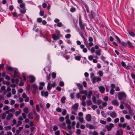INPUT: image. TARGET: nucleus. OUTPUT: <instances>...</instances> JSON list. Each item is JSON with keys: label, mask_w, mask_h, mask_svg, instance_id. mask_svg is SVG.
Wrapping results in <instances>:
<instances>
[{"label": "nucleus", "mask_w": 135, "mask_h": 135, "mask_svg": "<svg viewBox=\"0 0 135 135\" xmlns=\"http://www.w3.org/2000/svg\"><path fill=\"white\" fill-rule=\"evenodd\" d=\"M126 94L123 92L119 93L118 94V99L119 100H121L123 98H126Z\"/></svg>", "instance_id": "f257e3e1"}, {"label": "nucleus", "mask_w": 135, "mask_h": 135, "mask_svg": "<svg viewBox=\"0 0 135 135\" xmlns=\"http://www.w3.org/2000/svg\"><path fill=\"white\" fill-rule=\"evenodd\" d=\"M89 16L90 19H93L95 21H97L98 20L97 18L98 17V13H96L95 15H94L91 12V14H89Z\"/></svg>", "instance_id": "f03ea898"}, {"label": "nucleus", "mask_w": 135, "mask_h": 135, "mask_svg": "<svg viewBox=\"0 0 135 135\" xmlns=\"http://www.w3.org/2000/svg\"><path fill=\"white\" fill-rule=\"evenodd\" d=\"M101 80V79L99 76L94 77L92 79L91 81L92 83L94 84L95 83L96 81L98 82L100 81Z\"/></svg>", "instance_id": "7ed1b4c3"}, {"label": "nucleus", "mask_w": 135, "mask_h": 135, "mask_svg": "<svg viewBox=\"0 0 135 135\" xmlns=\"http://www.w3.org/2000/svg\"><path fill=\"white\" fill-rule=\"evenodd\" d=\"M79 23L80 28L81 30H83L84 28L85 25L82 21L81 17H79Z\"/></svg>", "instance_id": "20e7f679"}, {"label": "nucleus", "mask_w": 135, "mask_h": 135, "mask_svg": "<svg viewBox=\"0 0 135 135\" xmlns=\"http://www.w3.org/2000/svg\"><path fill=\"white\" fill-rule=\"evenodd\" d=\"M114 124L112 123H110L109 124V126L108 125H107L105 126L106 127L108 131H110L112 127H114Z\"/></svg>", "instance_id": "39448f33"}, {"label": "nucleus", "mask_w": 135, "mask_h": 135, "mask_svg": "<svg viewBox=\"0 0 135 135\" xmlns=\"http://www.w3.org/2000/svg\"><path fill=\"white\" fill-rule=\"evenodd\" d=\"M30 82L31 83H34L36 80L35 77L33 76L30 75L29 76Z\"/></svg>", "instance_id": "423d86ee"}, {"label": "nucleus", "mask_w": 135, "mask_h": 135, "mask_svg": "<svg viewBox=\"0 0 135 135\" xmlns=\"http://www.w3.org/2000/svg\"><path fill=\"white\" fill-rule=\"evenodd\" d=\"M14 77H18L20 75V73H19L18 69H16L14 71Z\"/></svg>", "instance_id": "0eeeda50"}, {"label": "nucleus", "mask_w": 135, "mask_h": 135, "mask_svg": "<svg viewBox=\"0 0 135 135\" xmlns=\"http://www.w3.org/2000/svg\"><path fill=\"white\" fill-rule=\"evenodd\" d=\"M91 114H87L85 117V119L88 122L90 121L91 120Z\"/></svg>", "instance_id": "6e6552de"}, {"label": "nucleus", "mask_w": 135, "mask_h": 135, "mask_svg": "<svg viewBox=\"0 0 135 135\" xmlns=\"http://www.w3.org/2000/svg\"><path fill=\"white\" fill-rule=\"evenodd\" d=\"M112 104L115 106H118L119 105V103L117 100H113L112 101Z\"/></svg>", "instance_id": "1a4fd4ad"}, {"label": "nucleus", "mask_w": 135, "mask_h": 135, "mask_svg": "<svg viewBox=\"0 0 135 135\" xmlns=\"http://www.w3.org/2000/svg\"><path fill=\"white\" fill-rule=\"evenodd\" d=\"M123 134V131L121 129H120L117 131L116 135H122Z\"/></svg>", "instance_id": "9d476101"}, {"label": "nucleus", "mask_w": 135, "mask_h": 135, "mask_svg": "<svg viewBox=\"0 0 135 135\" xmlns=\"http://www.w3.org/2000/svg\"><path fill=\"white\" fill-rule=\"evenodd\" d=\"M99 89L101 93H104V91L105 90V88L104 87L102 86H99Z\"/></svg>", "instance_id": "9b49d317"}, {"label": "nucleus", "mask_w": 135, "mask_h": 135, "mask_svg": "<svg viewBox=\"0 0 135 135\" xmlns=\"http://www.w3.org/2000/svg\"><path fill=\"white\" fill-rule=\"evenodd\" d=\"M13 114L11 113H10L7 115L6 119L7 120H9L11 119V118L13 117Z\"/></svg>", "instance_id": "f8f14e48"}, {"label": "nucleus", "mask_w": 135, "mask_h": 135, "mask_svg": "<svg viewBox=\"0 0 135 135\" xmlns=\"http://www.w3.org/2000/svg\"><path fill=\"white\" fill-rule=\"evenodd\" d=\"M120 44L123 47H125L127 45V44L124 42H121L120 43H118Z\"/></svg>", "instance_id": "ddd939ff"}, {"label": "nucleus", "mask_w": 135, "mask_h": 135, "mask_svg": "<svg viewBox=\"0 0 135 135\" xmlns=\"http://www.w3.org/2000/svg\"><path fill=\"white\" fill-rule=\"evenodd\" d=\"M76 85L78 86L79 87L78 88L79 89V90H83V86L82 84L79 83H77Z\"/></svg>", "instance_id": "4468645a"}, {"label": "nucleus", "mask_w": 135, "mask_h": 135, "mask_svg": "<svg viewBox=\"0 0 135 135\" xmlns=\"http://www.w3.org/2000/svg\"><path fill=\"white\" fill-rule=\"evenodd\" d=\"M110 115L112 118H114L117 117V115L115 112H112L110 114Z\"/></svg>", "instance_id": "2eb2a0df"}, {"label": "nucleus", "mask_w": 135, "mask_h": 135, "mask_svg": "<svg viewBox=\"0 0 135 135\" xmlns=\"http://www.w3.org/2000/svg\"><path fill=\"white\" fill-rule=\"evenodd\" d=\"M101 52V49H99L96 50L95 53L97 55L100 56Z\"/></svg>", "instance_id": "dca6fc26"}, {"label": "nucleus", "mask_w": 135, "mask_h": 135, "mask_svg": "<svg viewBox=\"0 0 135 135\" xmlns=\"http://www.w3.org/2000/svg\"><path fill=\"white\" fill-rule=\"evenodd\" d=\"M30 87L31 86L30 84H27L26 88V89L28 93H30L31 92L30 90Z\"/></svg>", "instance_id": "f3484780"}, {"label": "nucleus", "mask_w": 135, "mask_h": 135, "mask_svg": "<svg viewBox=\"0 0 135 135\" xmlns=\"http://www.w3.org/2000/svg\"><path fill=\"white\" fill-rule=\"evenodd\" d=\"M127 43L129 48L132 49L134 48V46L132 45V43L129 41L128 40L127 41Z\"/></svg>", "instance_id": "a211bd4d"}, {"label": "nucleus", "mask_w": 135, "mask_h": 135, "mask_svg": "<svg viewBox=\"0 0 135 135\" xmlns=\"http://www.w3.org/2000/svg\"><path fill=\"white\" fill-rule=\"evenodd\" d=\"M84 6L86 10V11L88 13H89V7L87 4L86 3H85L84 4Z\"/></svg>", "instance_id": "6ab92c4d"}, {"label": "nucleus", "mask_w": 135, "mask_h": 135, "mask_svg": "<svg viewBox=\"0 0 135 135\" xmlns=\"http://www.w3.org/2000/svg\"><path fill=\"white\" fill-rule=\"evenodd\" d=\"M79 106L78 103H75L74 105L72 106V108L75 109H77Z\"/></svg>", "instance_id": "aec40b11"}, {"label": "nucleus", "mask_w": 135, "mask_h": 135, "mask_svg": "<svg viewBox=\"0 0 135 135\" xmlns=\"http://www.w3.org/2000/svg\"><path fill=\"white\" fill-rule=\"evenodd\" d=\"M128 33L130 35L134 37L135 36V34L134 33L131 31H128Z\"/></svg>", "instance_id": "412c9836"}, {"label": "nucleus", "mask_w": 135, "mask_h": 135, "mask_svg": "<svg viewBox=\"0 0 135 135\" xmlns=\"http://www.w3.org/2000/svg\"><path fill=\"white\" fill-rule=\"evenodd\" d=\"M20 12L22 14H25L26 12V10L25 8H23V9H19Z\"/></svg>", "instance_id": "4be33fe9"}, {"label": "nucleus", "mask_w": 135, "mask_h": 135, "mask_svg": "<svg viewBox=\"0 0 135 135\" xmlns=\"http://www.w3.org/2000/svg\"><path fill=\"white\" fill-rule=\"evenodd\" d=\"M6 69L10 71H12L13 70V68L11 66H6Z\"/></svg>", "instance_id": "5701e85b"}, {"label": "nucleus", "mask_w": 135, "mask_h": 135, "mask_svg": "<svg viewBox=\"0 0 135 135\" xmlns=\"http://www.w3.org/2000/svg\"><path fill=\"white\" fill-rule=\"evenodd\" d=\"M66 99V98L65 97H63L61 99V102L63 104L65 103V100Z\"/></svg>", "instance_id": "b1692460"}, {"label": "nucleus", "mask_w": 135, "mask_h": 135, "mask_svg": "<svg viewBox=\"0 0 135 135\" xmlns=\"http://www.w3.org/2000/svg\"><path fill=\"white\" fill-rule=\"evenodd\" d=\"M28 117L30 119H33V116L31 113H29L28 115Z\"/></svg>", "instance_id": "393cba45"}, {"label": "nucleus", "mask_w": 135, "mask_h": 135, "mask_svg": "<svg viewBox=\"0 0 135 135\" xmlns=\"http://www.w3.org/2000/svg\"><path fill=\"white\" fill-rule=\"evenodd\" d=\"M76 11V8L75 7H71L70 10V12L72 13H74Z\"/></svg>", "instance_id": "a878e982"}, {"label": "nucleus", "mask_w": 135, "mask_h": 135, "mask_svg": "<svg viewBox=\"0 0 135 135\" xmlns=\"http://www.w3.org/2000/svg\"><path fill=\"white\" fill-rule=\"evenodd\" d=\"M32 86L34 89H35V90H37L38 86L36 85L35 84H33L32 85Z\"/></svg>", "instance_id": "bb28decb"}, {"label": "nucleus", "mask_w": 135, "mask_h": 135, "mask_svg": "<svg viewBox=\"0 0 135 135\" xmlns=\"http://www.w3.org/2000/svg\"><path fill=\"white\" fill-rule=\"evenodd\" d=\"M114 36L117 40V42L118 43H120V40L119 37L116 35H114Z\"/></svg>", "instance_id": "cd10ccee"}, {"label": "nucleus", "mask_w": 135, "mask_h": 135, "mask_svg": "<svg viewBox=\"0 0 135 135\" xmlns=\"http://www.w3.org/2000/svg\"><path fill=\"white\" fill-rule=\"evenodd\" d=\"M81 56H77L75 57V59L79 61L81 60Z\"/></svg>", "instance_id": "c85d7f7f"}, {"label": "nucleus", "mask_w": 135, "mask_h": 135, "mask_svg": "<svg viewBox=\"0 0 135 135\" xmlns=\"http://www.w3.org/2000/svg\"><path fill=\"white\" fill-rule=\"evenodd\" d=\"M50 83H49L48 84V85L47 87V89L48 90H50L51 89V86H50Z\"/></svg>", "instance_id": "c756f323"}, {"label": "nucleus", "mask_w": 135, "mask_h": 135, "mask_svg": "<svg viewBox=\"0 0 135 135\" xmlns=\"http://www.w3.org/2000/svg\"><path fill=\"white\" fill-rule=\"evenodd\" d=\"M79 34L81 37L83 38V39L84 40H85V37L83 36L82 32H79Z\"/></svg>", "instance_id": "7c9ffc66"}, {"label": "nucleus", "mask_w": 135, "mask_h": 135, "mask_svg": "<svg viewBox=\"0 0 135 135\" xmlns=\"http://www.w3.org/2000/svg\"><path fill=\"white\" fill-rule=\"evenodd\" d=\"M67 113L66 110L65 109H63V111L62 112V115L64 116Z\"/></svg>", "instance_id": "2f4dec72"}, {"label": "nucleus", "mask_w": 135, "mask_h": 135, "mask_svg": "<svg viewBox=\"0 0 135 135\" xmlns=\"http://www.w3.org/2000/svg\"><path fill=\"white\" fill-rule=\"evenodd\" d=\"M13 14V16L14 17H17V18H18L17 14L16 12H14L13 13H12Z\"/></svg>", "instance_id": "473e14b6"}, {"label": "nucleus", "mask_w": 135, "mask_h": 135, "mask_svg": "<svg viewBox=\"0 0 135 135\" xmlns=\"http://www.w3.org/2000/svg\"><path fill=\"white\" fill-rule=\"evenodd\" d=\"M114 90L113 88H111L110 89V94L111 95H113L114 93Z\"/></svg>", "instance_id": "72a5a7b5"}, {"label": "nucleus", "mask_w": 135, "mask_h": 135, "mask_svg": "<svg viewBox=\"0 0 135 135\" xmlns=\"http://www.w3.org/2000/svg\"><path fill=\"white\" fill-rule=\"evenodd\" d=\"M57 36L54 34L52 35V38L54 40H56Z\"/></svg>", "instance_id": "f704fd0d"}, {"label": "nucleus", "mask_w": 135, "mask_h": 135, "mask_svg": "<svg viewBox=\"0 0 135 135\" xmlns=\"http://www.w3.org/2000/svg\"><path fill=\"white\" fill-rule=\"evenodd\" d=\"M9 108V107L7 105L5 106L3 108V110H7Z\"/></svg>", "instance_id": "c9c22d12"}, {"label": "nucleus", "mask_w": 135, "mask_h": 135, "mask_svg": "<svg viewBox=\"0 0 135 135\" xmlns=\"http://www.w3.org/2000/svg\"><path fill=\"white\" fill-rule=\"evenodd\" d=\"M23 111L26 113H27L28 112V108H25L24 109Z\"/></svg>", "instance_id": "e433bc0d"}, {"label": "nucleus", "mask_w": 135, "mask_h": 135, "mask_svg": "<svg viewBox=\"0 0 135 135\" xmlns=\"http://www.w3.org/2000/svg\"><path fill=\"white\" fill-rule=\"evenodd\" d=\"M93 102L95 103L96 102V97L95 96H93L92 98Z\"/></svg>", "instance_id": "4c0bfd02"}, {"label": "nucleus", "mask_w": 135, "mask_h": 135, "mask_svg": "<svg viewBox=\"0 0 135 135\" xmlns=\"http://www.w3.org/2000/svg\"><path fill=\"white\" fill-rule=\"evenodd\" d=\"M57 25L58 27H61L62 26V24L61 22H59L57 23Z\"/></svg>", "instance_id": "58836bf2"}, {"label": "nucleus", "mask_w": 135, "mask_h": 135, "mask_svg": "<svg viewBox=\"0 0 135 135\" xmlns=\"http://www.w3.org/2000/svg\"><path fill=\"white\" fill-rule=\"evenodd\" d=\"M92 104L91 101L90 100H89L87 101V104L88 106Z\"/></svg>", "instance_id": "ea45409f"}, {"label": "nucleus", "mask_w": 135, "mask_h": 135, "mask_svg": "<svg viewBox=\"0 0 135 135\" xmlns=\"http://www.w3.org/2000/svg\"><path fill=\"white\" fill-rule=\"evenodd\" d=\"M94 76V74L93 73H91L90 74V78L91 79V81L92 80V79L93 78Z\"/></svg>", "instance_id": "a19ab883"}, {"label": "nucleus", "mask_w": 135, "mask_h": 135, "mask_svg": "<svg viewBox=\"0 0 135 135\" xmlns=\"http://www.w3.org/2000/svg\"><path fill=\"white\" fill-rule=\"evenodd\" d=\"M35 117L37 119L38 121L39 120L40 117L39 115H38L37 113L35 115Z\"/></svg>", "instance_id": "79ce46f5"}, {"label": "nucleus", "mask_w": 135, "mask_h": 135, "mask_svg": "<svg viewBox=\"0 0 135 135\" xmlns=\"http://www.w3.org/2000/svg\"><path fill=\"white\" fill-rule=\"evenodd\" d=\"M74 93H71L70 94V97L71 98V99H73L74 98Z\"/></svg>", "instance_id": "37998d69"}, {"label": "nucleus", "mask_w": 135, "mask_h": 135, "mask_svg": "<svg viewBox=\"0 0 135 135\" xmlns=\"http://www.w3.org/2000/svg\"><path fill=\"white\" fill-rule=\"evenodd\" d=\"M52 76L53 78L55 79L56 76V74L55 73L53 72L52 73Z\"/></svg>", "instance_id": "c03bdc74"}, {"label": "nucleus", "mask_w": 135, "mask_h": 135, "mask_svg": "<svg viewBox=\"0 0 135 135\" xmlns=\"http://www.w3.org/2000/svg\"><path fill=\"white\" fill-rule=\"evenodd\" d=\"M37 21L38 23L41 22L42 21V19L41 18H38L37 19Z\"/></svg>", "instance_id": "a18cd8bd"}, {"label": "nucleus", "mask_w": 135, "mask_h": 135, "mask_svg": "<svg viewBox=\"0 0 135 135\" xmlns=\"http://www.w3.org/2000/svg\"><path fill=\"white\" fill-rule=\"evenodd\" d=\"M59 85L61 86L62 87L64 85V84L63 81H61L59 83Z\"/></svg>", "instance_id": "49530a36"}, {"label": "nucleus", "mask_w": 135, "mask_h": 135, "mask_svg": "<svg viewBox=\"0 0 135 135\" xmlns=\"http://www.w3.org/2000/svg\"><path fill=\"white\" fill-rule=\"evenodd\" d=\"M25 3H21L20 4V7L21 8H23L25 7Z\"/></svg>", "instance_id": "de8ad7c7"}, {"label": "nucleus", "mask_w": 135, "mask_h": 135, "mask_svg": "<svg viewBox=\"0 0 135 135\" xmlns=\"http://www.w3.org/2000/svg\"><path fill=\"white\" fill-rule=\"evenodd\" d=\"M81 130L79 129H77L76 131V133L77 135H79L81 133Z\"/></svg>", "instance_id": "09e8293b"}, {"label": "nucleus", "mask_w": 135, "mask_h": 135, "mask_svg": "<svg viewBox=\"0 0 135 135\" xmlns=\"http://www.w3.org/2000/svg\"><path fill=\"white\" fill-rule=\"evenodd\" d=\"M1 115H2V118L3 119H4L5 118L6 115L5 113H3Z\"/></svg>", "instance_id": "8fccbe9b"}, {"label": "nucleus", "mask_w": 135, "mask_h": 135, "mask_svg": "<svg viewBox=\"0 0 135 135\" xmlns=\"http://www.w3.org/2000/svg\"><path fill=\"white\" fill-rule=\"evenodd\" d=\"M71 35L69 34H68L65 36V37L66 38H69L70 37Z\"/></svg>", "instance_id": "3c124183"}, {"label": "nucleus", "mask_w": 135, "mask_h": 135, "mask_svg": "<svg viewBox=\"0 0 135 135\" xmlns=\"http://www.w3.org/2000/svg\"><path fill=\"white\" fill-rule=\"evenodd\" d=\"M124 105L128 109H129L131 108L130 106L127 103H125L124 104Z\"/></svg>", "instance_id": "603ef678"}, {"label": "nucleus", "mask_w": 135, "mask_h": 135, "mask_svg": "<svg viewBox=\"0 0 135 135\" xmlns=\"http://www.w3.org/2000/svg\"><path fill=\"white\" fill-rule=\"evenodd\" d=\"M44 15V12L43 11H40V15L41 16H42Z\"/></svg>", "instance_id": "864d4df0"}, {"label": "nucleus", "mask_w": 135, "mask_h": 135, "mask_svg": "<svg viewBox=\"0 0 135 135\" xmlns=\"http://www.w3.org/2000/svg\"><path fill=\"white\" fill-rule=\"evenodd\" d=\"M56 110L57 112H61L62 111L61 109L59 107L56 109Z\"/></svg>", "instance_id": "5fc2aeb1"}, {"label": "nucleus", "mask_w": 135, "mask_h": 135, "mask_svg": "<svg viewBox=\"0 0 135 135\" xmlns=\"http://www.w3.org/2000/svg\"><path fill=\"white\" fill-rule=\"evenodd\" d=\"M98 74L99 76H102L103 75V73L102 71H100L98 72Z\"/></svg>", "instance_id": "6e6d98bb"}, {"label": "nucleus", "mask_w": 135, "mask_h": 135, "mask_svg": "<svg viewBox=\"0 0 135 135\" xmlns=\"http://www.w3.org/2000/svg\"><path fill=\"white\" fill-rule=\"evenodd\" d=\"M42 5L43 7L44 8H46L47 6V4L46 3H43Z\"/></svg>", "instance_id": "4d7b16f0"}, {"label": "nucleus", "mask_w": 135, "mask_h": 135, "mask_svg": "<svg viewBox=\"0 0 135 135\" xmlns=\"http://www.w3.org/2000/svg\"><path fill=\"white\" fill-rule=\"evenodd\" d=\"M88 59L89 60H91L93 59V57L92 55H90L88 56Z\"/></svg>", "instance_id": "13d9d810"}, {"label": "nucleus", "mask_w": 135, "mask_h": 135, "mask_svg": "<svg viewBox=\"0 0 135 135\" xmlns=\"http://www.w3.org/2000/svg\"><path fill=\"white\" fill-rule=\"evenodd\" d=\"M58 129V127L57 126L55 125L54 126L53 128V129L54 131H55L57 130Z\"/></svg>", "instance_id": "bf43d9fd"}, {"label": "nucleus", "mask_w": 135, "mask_h": 135, "mask_svg": "<svg viewBox=\"0 0 135 135\" xmlns=\"http://www.w3.org/2000/svg\"><path fill=\"white\" fill-rule=\"evenodd\" d=\"M91 52L92 53H94L95 52V48L94 47H92L91 50Z\"/></svg>", "instance_id": "052dcab7"}, {"label": "nucleus", "mask_w": 135, "mask_h": 135, "mask_svg": "<svg viewBox=\"0 0 135 135\" xmlns=\"http://www.w3.org/2000/svg\"><path fill=\"white\" fill-rule=\"evenodd\" d=\"M64 120V118L63 117H61L59 118V120L61 122H63Z\"/></svg>", "instance_id": "680f3d73"}, {"label": "nucleus", "mask_w": 135, "mask_h": 135, "mask_svg": "<svg viewBox=\"0 0 135 135\" xmlns=\"http://www.w3.org/2000/svg\"><path fill=\"white\" fill-rule=\"evenodd\" d=\"M91 108H93L94 110H95L96 108H97L98 107L96 105H93L91 106Z\"/></svg>", "instance_id": "e2e57ef3"}, {"label": "nucleus", "mask_w": 135, "mask_h": 135, "mask_svg": "<svg viewBox=\"0 0 135 135\" xmlns=\"http://www.w3.org/2000/svg\"><path fill=\"white\" fill-rule=\"evenodd\" d=\"M12 93L13 94L15 95L16 93V91L15 90V89L14 88H13L12 89Z\"/></svg>", "instance_id": "0e129e2a"}, {"label": "nucleus", "mask_w": 135, "mask_h": 135, "mask_svg": "<svg viewBox=\"0 0 135 135\" xmlns=\"http://www.w3.org/2000/svg\"><path fill=\"white\" fill-rule=\"evenodd\" d=\"M22 96L23 98H25L27 97V96L25 93H23Z\"/></svg>", "instance_id": "69168bd1"}, {"label": "nucleus", "mask_w": 135, "mask_h": 135, "mask_svg": "<svg viewBox=\"0 0 135 135\" xmlns=\"http://www.w3.org/2000/svg\"><path fill=\"white\" fill-rule=\"evenodd\" d=\"M87 49L86 48H83V51L84 53H86L87 52Z\"/></svg>", "instance_id": "338daca9"}, {"label": "nucleus", "mask_w": 135, "mask_h": 135, "mask_svg": "<svg viewBox=\"0 0 135 135\" xmlns=\"http://www.w3.org/2000/svg\"><path fill=\"white\" fill-rule=\"evenodd\" d=\"M60 131L59 130H57V131H56L55 132V135H60Z\"/></svg>", "instance_id": "774afa93"}]
</instances>
